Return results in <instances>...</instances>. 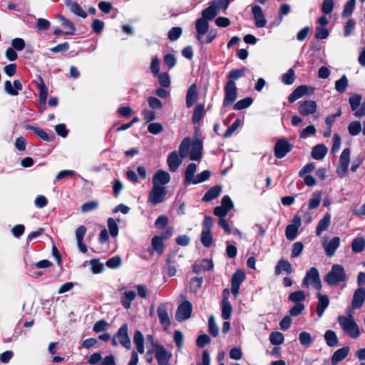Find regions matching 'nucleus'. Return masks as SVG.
I'll return each instance as SVG.
<instances>
[{
	"instance_id": "1",
	"label": "nucleus",
	"mask_w": 365,
	"mask_h": 365,
	"mask_svg": "<svg viewBox=\"0 0 365 365\" xmlns=\"http://www.w3.org/2000/svg\"><path fill=\"white\" fill-rule=\"evenodd\" d=\"M190 147V139L188 137L183 138L180 147L179 154L176 151L171 152L167 159V163L170 171L175 172L182 162L183 158L188 155V150Z\"/></svg>"
},
{
	"instance_id": "2",
	"label": "nucleus",
	"mask_w": 365,
	"mask_h": 365,
	"mask_svg": "<svg viewBox=\"0 0 365 365\" xmlns=\"http://www.w3.org/2000/svg\"><path fill=\"white\" fill-rule=\"evenodd\" d=\"M337 322L344 333L350 337L356 339L361 335L359 327L354 321L351 314H349L348 316H339Z\"/></svg>"
},
{
	"instance_id": "3",
	"label": "nucleus",
	"mask_w": 365,
	"mask_h": 365,
	"mask_svg": "<svg viewBox=\"0 0 365 365\" xmlns=\"http://www.w3.org/2000/svg\"><path fill=\"white\" fill-rule=\"evenodd\" d=\"M347 277L344 268L339 264H334L331 270L324 276V280L329 286H336L339 283L346 284Z\"/></svg>"
},
{
	"instance_id": "4",
	"label": "nucleus",
	"mask_w": 365,
	"mask_h": 365,
	"mask_svg": "<svg viewBox=\"0 0 365 365\" xmlns=\"http://www.w3.org/2000/svg\"><path fill=\"white\" fill-rule=\"evenodd\" d=\"M213 227V220L210 216L205 215L202 223V232L200 235V241L205 247L209 248L212 245L213 237L212 230Z\"/></svg>"
},
{
	"instance_id": "5",
	"label": "nucleus",
	"mask_w": 365,
	"mask_h": 365,
	"mask_svg": "<svg viewBox=\"0 0 365 365\" xmlns=\"http://www.w3.org/2000/svg\"><path fill=\"white\" fill-rule=\"evenodd\" d=\"M111 344L113 346L120 344L126 349L131 348V341L128 336V327L127 324H123L118 329L117 333L111 339Z\"/></svg>"
},
{
	"instance_id": "6",
	"label": "nucleus",
	"mask_w": 365,
	"mask_h": 365,
	"mask_svg": "<svg viewBox=\"0 0 365 365\" xmlns=\"http://www.w3.org/2000/svg\"><path fill=\"white\" fill-rule=\"evenodd\" d=\"M302 286L305 287L312 286L318 291L322 289V285L319 273L316 267H312L307 272L302 281Z\"/></svg>"
},
{
	"instance_id": "7",
	"label": "nucleus",
	"mask_w": 365,
	"mask_h": 365,
	"mask_svg": "<svg viewBox=\"0 0 365 365\" xmlns=\"http://www.w3.org/2000/svg\"><path fill=\"white\" fill-rule=\"evenodd\" d=\"M362 100L361 95L359 94H354L349 98V103L352 111H354V115L356 118H361L365 116V100L362 103L361 107L359 106L361 104Z\"/></svg>"
},
{
	"instance_id": "8",
	"label": "nucleus",
	"mask_w": 365,
	"mask_h": 365,
	"mask_svg": "<svg viewBox=\"0 0 365 365\" xmlns=\"http://www.w3.org/2000/svg\"><path fill=\"white\" fill-rule=\"evenodd\" d=\"M350 163V150L345 148L341 153L339 162L336 168V173L340 178H344L347 173Z\"/></svg>"
},
{
	"instance_id": "9",
	"label": "nucleus",
	"mask_w": 365,
	"mask_h": 365,
	"mask_svg": "<svg viewBox=\"0 0 365 365\" xmlns=\"http://www.w3.org/2000/svg\"><path fill=\"white\" fill-rule=\"evenodd\" d=\"M225 98L223 106H227L235 101L237 97V88L235 83L227 82L224 86Z\"/></svg>"
},
{
	"instance_id": "10",
	"label": "nucleus",
	"mask_w": 365,
	"mask_h": 365,
	"mask_svg": "<svg viewBox=\"0 0 365 365\" xmlns=\"http://www.w3.org/2000/svg\"><path fill=\"white\" fill-rule=\"evenodd\" d=\"M167 195L166 187H160L153 185L149 192L148 201L153 205L162 202Z\"/></svg>"
},
{
	"instance_id": "11",
	"label": "nucleus",
	"mask_w": 365,
	"mask_h": 365,
	"mask_svg": "<svg viewBox=\"0 0 365 365\" xmlns=\"http://www.w3.org/2000/svg\"><path fill=\"white\" fill-rule=\"evenodd\" d=\"M155 356L158 361V365H168V362L172 357V354L168 352L163 345L155 344Z\"/></svg>"
},
{
	"instance_id": "12",
	"label": "nucleus",
	"mask_w": 365,
	"mask_h": 365,
	"mask_svg": "<svg viewBox=\"0 0 365 365\" xmlns=\"http://www.w3.org/2000/svg\"><path fill=\"white\" fill-rule=\"evenodd\" d=\"M292 145L287 139H279L274 146V155L277 158H282L292 150Z\"/></svg>"
},
{
	"instance_id": "13",
	"label": "nucleus",
	"mask_w": 365,
	"mask_h": 365,
	"mask_svg": "<svg viewBox=\"0 0 365 365\" xmlns=\"http://www.w3.org/2000/svg\"><path fill=\"white\" fill-rule=\"evenodd\" d=\"M192 309L191 303L189 301H185L178 306L175 314V319L179 322L187 319L190 317Z\"/></svg>"
},
{
	"instance_id": "14",
	"label": "nucleus",
	"mask_w": 365,
	"mask_h": 365,
	"mask_svg": "<svg viewBox=\"0 0 365 365\" xmlns=\"http://www.w3.org/2000/svg\"><path fill=\"white\" fill-rule=\"evenodd\" d=\"M171 179L170 175L165 170H158L153 176V185L160 187H165Z\"/></svg>"
},
{
	"instance_id": "15",
	"label": "nucleus",
	"mask_w": 365,
	"mask_h": 365,
	"mask_svg": "<svg viewBox=\"0 0 365 365\" xmlns=\"http://www.w3.org/2000/svg\"><path fill=\"white\" fill-rule=\"evenodd\" d=\"M191 145V150L188 155L191 160L200 161L202 154V140L200 139H196Z\"/></svg>"
},
{
	"instance_id": "16",
	"label": "nucleus",
	"mask_w": 365,
	"mask_h": 365,
	"mask_svg": "<svg viewBox=\"0 0 365 365\" xmlns=\"http://www.w3.org/2000/svg\"><path fill=\"white\" fill-rule=\"evenodd\" d=\"M245 279V274L242 270L235 272L232 277L231 292L237 297L239 294L240 284Z\"/></svg>"
},
{
	"instance_id": "17",
	"label": "nucleus",
	"mask_w": 365,
	"mask_h": 365,
	"mask_svg": "<svg viewBox=\"0 0 365 365\" xmlns=\"http://www.w3.org/2000/svg\"><path fill=\"white\" fill-rule=\"evenodd\" d=\"M300 225V217L295 216L292 220V224L287 225L286 227L285 235L289 240L292 241L296 238Z\"/></svg>"
},
{
	"instance_id": "18",
	"label": "nucleus",
	"mask_w": 365,
	"mask_h": 365,
	"mask_svg": "<svg viewBox=\"0 0 365 365\" xmlns=\"http://www.w3.org/2000/svg\"><path fill=\"white\" fill-rule=\"evenodd\" d=\"M317 110V104L314 101L307 100L300 103L299 113L302 115L314 114Z\"/></svg>"
},
{
	"instance_id": "19",
	"label": "nucleus",
	"mask_w": 365,
	"mask_h": 365,
	"mask_svg": "<svg viewBox=\"0 0 365 365\" xmlns=\"http://www.w3.org/2000/svg\"><path fill=\"white\" fill-rule=\"evenodd\" d=\"M317 298L318 300L317 306L316 309L317 314L319 318H321L327 308L329 307L330 300L327 294H323L320 292L317 294Z\"/></svg>"
},
{
	"instance_id": "20",
	"label": "nucleus",
	"mask_w": 365,
	"mask_h": 365,
	"mask_svg": "<svg viewBox=\"0 0 365 365\" xmlns=\"http://www.w3.org/2000/svg\"><path fill=\"white\" fill-rule=\"evenodd\" d=\"M196 38L200 43H203L202 36L207 33L209 29V23L205 19H197L195 22Z\"/></svg>"
},
{
	"instance_id": "21",
	"label": "nucleus",
	"mask_w": 365,
	"mask_h": 365,
	"mask_svg": "<svg viewBox=\"0 0 365 365\" xmlns=\"http://www.w3.org/2000/svg\"><path fill=\"white\" fill-rule=\"evenodd\" d=\"M365 301V289L359 287L355 290L351 302L352 309H356L360 308Z\"/></svg>"
},
{
	"instance_id": "22",
	"label": "nucleus",
	"mask_w": 365,
	"mask_h": 365,
	"mask_svg": "<svg viewBox=\"0 0 365 365\" xmlns=\"http://www.w3.org/2000/svg\"><path fill=\"white\" fill-rule=\"evenodd\" d=\"M252 11L254 16L255 26L258 28L265 26L267 20L265 19L262 8L258 5H255L252 7Z\"/></svg>"
},
{
	"instance_id": "23",
	"label": "nucleus",
	"mask_w": 365,
	"mask_h": 365,
	"mask_svg": "<svg viewBox=\"0 0 365 365\" xmlns=\"http://www.w3.org/2000/svg\"><path fill=\"white\" fill-rule=\"evenodd\" d=\"M340 245V238L334 237L329 242H323V247L327 255L331 257L334 255L336 250Z\"/></svg>"
},
{
	"instance_id": "24",
	"label": "nucleus",
	"mask_w": 365,
	"mask_h": 365,
	"mask_svg": "<svg viewBox=\"0 0 365 365\" xmlns=\"http://www.w3.org/2000/svg\"><path fill=\"white\" fill-rule=\"evenodd\" d=\"M23 89V86L19 80L14 81V86H12L11 81H6L4 83V91L10 96H16L19 91Z\"/></svg>"
},
{
	"instance_id": "25",
	"label": "nucleus",
	"mask_w": 365,
	"mask_h": 365,
	"mask_svg": "<svg viewBox=\"0 0 365 365\" xmlns=\"http://www.w3.org/2000/svg\"><path fill=\"white\" fill-rule=\"evenodd\" d=\"M196 171L197 165L195 163H192L188 164L185 170L184 185H187L192 183L196 176L195 175Z\"/></svg>"
},
{
	"instance_id": "26",
	"label": "nucleus",
	"mask_w": 365,
	"mask_h": 365,
	"mask_svg": "<svg viewBox=\"0 0 365 365\" xmlns=\"http://www.w3.org/2000/svg\"><path fill=\"white\" fill-rule=\"evenodd\" d=\"M197 99V87L196 84H192L186 94V106L190 108L193 106Z\"/></svg>"
},
{
	"instance_id": "27",
	"label": "nucleus",
	"mask_w": 365,
	"mask_h": 365,
	"mask_svg": "<svg viewBox=\"0 0 365 365\" xmlns=\"http://www.w3.org/2000/svg\"><path fill=\"white\" fill-rule=\"evenodd\" d=\"M218 6L217 3L214 1L210 5L204 9L202 12V19H206V21L211 20L214 19L218 14L217 12Z\"/></svg>"
},
{
	"instance_id": "28",
	"label": "nucleus",
	"mask_w": 365,
	"mask_h": 365,
	"mask_svg": "<svg viewBox=\"0 0 365 365\" xmlns=\"http://www.w3.org/2000/svg\"><path fill=\"white\" fill-rule=\"evenodd\" d=\"M136 293L133 290H125L120 298V303L124 309H128L131 307V302L135 299Z\"/></svg>"
},
{
	"instance_id": "29",
	"label": "nucleus",
	"mask_w": 365,
	"mask_h": 365,
	"mask_svg": "<svg viewBox=\"0 0 365 365\" xmlns=\"http://www.w3.org/2000/svg\"><path fill=\"white\" fill-rule=\"evenodd\" d=\"M227 292V289H225L223 292V294H225V293ZM232 312V306L228 300L227 297L224 295L223 299L222 300V317L224 319H230L231 314Z\"/></svg>"
},
{
	"instance_id": "30",
	"label": "nucleus",
	"mask_w": 365,
	"mask_h": 365,
	"mask_svg": "<svg viewBox=\"0 0 365 365\" xmlns=\"http://www.w3.org/2000/svg\"><path fill=\"white\" fill-rule=\"evenodd\" d=\"M349 352V348L348 346H344L341 349H337L333 354L331 361L333 365L337 364L339 361L344 359Z\"/></svg>"
},
{
	"instance_id": "31",
	"label": "nucleus",
	"mask_w": 365,
	"mask_h": 365,
	"mask_svg": "<svg viewBox=\"0 0 365 365\" xmlns=\"http://www.w3.org/2000/svg\"><path fill=\"white\" fill-rule=\"evenodd\" d=\"M58 19L60 21L61 26L66 29L64 34L73 35L76 31L74 24L63 15H58Z\"/></svg>"
},
{
	"instance_id": "32",
	"label": "nucleus",
	"mask_w": 365,
	"mask_h": 365,
	"mask_svg": "<svg viewBox=\"0 0 365 365\" xmlns=\"http://www.w3.org/2000/svg\"><path fill=\"white\" fill-rule=\"evenodd\" d=\"M331 215L329 213L325 214L322 220L319 222L317 228L316 234L317 236H320L321 234L327 230L330 225Z\"/></svg>"
},
{
	"instance_id": "33",
	"label": "nucleus",
	"mask_w": 365,
	"mask_h": 365,
	"mask_svg": "<svg viewBox=\"0 0 365 365\" xmlns=\"http://www.w3.org/2000/svg\"><path fill=\"white\" fill-rule=\"evenodd\" d=\"M308 91V86L305 85L299 86L296 88L289 96V102L293 103L299 98H302Z\"/></svg>"
},
{
	"instance_id": "34",
	"label": "nucleus",
	"mask_w": 365,
	"mask_h": 365,
	"mask_svg": "<svg viewBox=\"0 0 365 365\" xmlns=\"http://www.w3.org/2000/svg\"><path fill=\"white\" fill-rule=\"evenodd\" d=\"M327 151V148L324 145L319 144L312 148V156L315 160H322L325 157Z\"/></svg>"
},
{
	"instance_id": "35",
	"label": "nucleus",
	"mask_w": 365,
	"mask_h": 365,
	"mask_svg": "<svg viewBox=\"0 0 365 365\" xmlns=\"http://www.w3.org/2000/svg\"><path fill=\"white\" fill-rule=\"evenodd\" d=\"M133 342L135 345L138 352L140 354H143L145 351L144 337L143 334L138 330L135 331L134 334Z\"/></svg>"
},
{
	"instance_id": "36",
	"label": "nucleus",
	"mask_w": 365,
	"mask_h": 365,
	"mask_svg": "<svg viewBox=\"0 0 365 365\" xmlns=\"http://www.w3.org/2000/svg\"><path fill=\"white\" fill-rule=\"evenodd\" d=\"M222 192V188L219 185L211 187L203 196L202 200L205 202L211 201L217 198Z\"/></svg>"
},
{
	"instance_id": "37",
	"label": "nucleus",
	"mask_w": 365,
	"mask_h": 365,
	"mask_svg": "<svg viewBox=\"0 0 365 365\" xmlns=\"http://www.w3.org/2000/svg\"><path fill=\"white\" fill-rule=\"evenodd\" d=\"M163 240V237L159 235L154 236L151 240L153 250L160 255H163L164 252Z\"/></svg>"
},
{
	"instance_id": "38",
	"label": "nucleus",
	"mask_w": 365,
	"mask_h": 365,
	"mask_svg": "<svg viewBox=\"0 0 365 365\" xmlns=\"http://www.w3.org/2000/svg\"><path fill=\"white\" fill-rule=\"evenodd\" d=\"M282 271H284L288 274H290L292 272V265L289 261L280 259L278 262V264L275 267V274L279 275L282 273Z\"/></svg>"
},
{
	"instance_id": "39",
	"label": "nucleus",
	"mask_w": 365,
	"mask_h": 365,
	"mask_svg": "<svg viewBox=\"0 0 365 365\" xmlns=\"http://www.w3.org/2000/svg\"><path fill=\"white\" fill-rule=\"evenodd\" d=\"M158 316L160 320V322L163 325L168 326L170 324V319L168 317V314L167 312V309L165 305L160 304L158 307Z\"/></svg>"
},
{
	"instance_id": "40",
	"label": "nucleus",
	"mask_w": 365,
	"mask_h": 365,
	"mask_svg": "<svg viewBox=\"0 0 365 365\" xmlns=\"http://www.w3.org/2000/svg\"><path fill=\"white\" fill-rule=\"evenodd\" d=\"M205 113V107L203 104H198L195 106L194 113L192 115V122L194 123H199L202 118L204 117Z\"/></svg>"
},
{
	"instance_id": "41",
	"label": "nucleus",
	"mask_w": 365,
	"mask_h": 365,
	"mask_svg": "<svg viewBox=\"0 0 365 365\" xmlns=\"http://www.w3.org/2000/svg\"><path fill=\"white\" fill-rule=\"evenodd\" d=\"M365 248V240L362 237H356L351 243V250L354 252H361Z\"/></svg>"
},
{
	"instance_id": "42",
	"label": "nucleus",
	"mask_w": 365,
	"mask_h": 365,
	"mask_svg": "<svg viewBox=\"0 0 365 365\" xmlns=\"http://www.w3.org/2000/svg\"><path fill=\"white\" fill-rule=\"evenodd\" d=\"M324 339L329 346H335L339 343L337 336L332 330L326 331L324 334Z\"/></svg>"
},
{
	"instance_id": "43",
	"label": "nucleus",
	"mask_w": 365,
	"mask_h": 365,
	"mask_svg": "<svg viewBox=\"0 0 365 365\" xmlns=\"http://www.w3.org/2000/svg\"><path fill=\"white\" fill-rule=\"evenodd\" d=\"M322 200V193L319 191L314 192L309 200L308 207L309 210L317 208Z\"/></svg>"
},
{
	"instance_id": "44",
	"label": "nucleus",
	"mask_w": 365,
	"mask_h": 365,
	"mask_svg": "<svg viewBox=\"0 0 365 365\" xmlns=\"http://www.w3.org/2000/svg\"><path fill=\"white\" fill-rule=\"evenodd\" d=\"M246 71V68H242L240 69H233L231 70L227 74V82L235 83V81L239 79L242 76H244Z\"/></svg>"
},
{
	"instance_id": "45",
	"label": "nucleus",
	"mask_w": 365,
	"mask_h": 365,
	"mask_svg": "<svg viewBox=\"0 0 365 365\" xmlns=\"http://www.w3.org/2000/svg\"><path fill=\"white\" fill-rule=\"evenodd\" d=\"M306 299L305 293L304 291H297L291 293L289 296V299L296 304L302 303Z\"/></svg>"
},
{
	"instance_id": "46",
	"label": "nucleus",
	"mask_w": 365,
	"mask_h": 365,
	"mask_svg": "<svg viewBox=\"0 0 365 365\" xmlns=\"http://www.w3.org/2000/svg\"><path fill=\"white\" fill-rule=\"evenodd\" d=\"M38 88L39 90V102L41 104H45L48 96V89L41 78V83L38 85Z\"/></svg>"
},
{
	"instance_id": "47",
	"label": "nucleus",
	"mask_w": 365,
	"mask_h": 365,
	"mask_svg": "<svg viewBox=\"0 0 365 365\" xmlns=\"http://www.w3.org/2000/svg\"><path fill=\"white\" fill-rule=\"evenodd\" d=\"M348 86V79L346 76H343L340 79L335 82V89L342 93H344Z\"/></svg>"
},
{
	"instance_id": "48",
	"label": "nucleus",
	"mask_w": 365,
	"mask_h": 365,
	"mask_svg": "<svg viewBox=\"0 0 365 365\" xmlns=\"http://www.w3.org/2000/svg\"><path fill=\"white\" fill-rule=\"evenodd\" d=\"M269 341L273 345H280L284 343V335L279 331L272 332L269 336Z\"/></svg>"
},
{
	"instance_id": "49",
	"label": "nucleus",
	"mask_w": 365,
	"mask_h": 365,
	"mask_svg": "<svg viewBox=\"0 0 365 365\" xmlns=\"http://www.w3.org/2000/svg\"><path fill=\"white\" fill-rule=\"evenodd\" d=\"M252 98L250 97L240 100L234 105V109L239 110L248 108L252 103Z\"/></svg>"
},
{
	"instance_id": "50",
	"label": "nucleus",
	"mask_w": 365,
	"mask_h": 365,
	"mask_svg": "<svg viewBox=\"0 0 365 365\" xmlns=\"http://www.w3.org/2000/svg\"><path fill=\"white\" fill-rule=\"evenodd\" d=\"M299 340L300 344L304 346H310L313 341L312 336L307 331H302L299 334Z\"/></svg>"
},
{
	"instance_id": "51",
	"label": "nucleus",
	"mask_w": 365,
	"mask_h": 365,
	"mask_svg": "<svg viewBox=\"0 0 365 365\" xmlns=\"http://www.w3.org/2000/svg\"><path fill=\"white\" fill-rule=\"evenodd\" d=\"M356 0H349L344 5L341 14L342 17L349 16L352 14L355 7Z\"/></svg>"
},
{
	"instance_id": "52",
	"label": "nucleus",
	"mask_w": 365,
	"mask_h": 365,
	"mask_svg": "<svg viewBox=\"0 0 365 365\" xmlns=\"http://www.w3.org/2000/svg\"><path fill=\"white\" fill-rule=\"evenodd\" d=\"M294 79L295 75L292 68L289 69L287 73H284L282 76V81L286 85L292 84L294 81Z\"/></svg>"
},
{
	"instance_id": "53",
	"label": "nucleus",
	"mask_w": 365,
	"mask_h": 365,
	"mask_svg": "<svg viewBox=\"0 0 365 365\" xmlns=\"http://www.w3.org/2000/svg\"><path fill=\"white\" fill-rule=\"evenodd\" d=\"M70 10L74 14L81 16L82 18H86L87 16V14L82 9L81 6L77 3H71L69 4Z\"/></svg>"
},
{
	"instance_id": "54",
	"label": "nucleus",
	"mask_w": 365,
	"mask_h": 365,
	"mask_svg": "<svg viewBox=\"0 0 365 365\" xmlns=\"http://www.w3.org/2000/svg\"><path fill=\"white\" fill-rule=\"evenodd\" d=\"M210 177V172L209 170H204L200 173L196 175L195 180L192 184H199L207 180Z\"/></svg>"
},
{
	"instance_id": "55",
	"label": "nucleus",
	"mask_w": 365,
	"mask_h": 365,
	"mask_svg": "<svg viewBox=\"0 0 365 365\" xmlns=\"http://www.w3.org/2000/svg\"><path fill=\"white\" fill-rule=\"evenodd\" d=\"M348 130L350 135H356L361 131V125L359 121H353L349 123Z\"/></svg>"
},
{
	"instance_id": "56",
	"label": "nucleus",
	"mask_w": 365,
	"mask_h": 365,
	"mask_svg": "<svg viewBox=\"0 0 365 365\" xmlns=\"http://www.w3.org/2000/svg\"><path fill=\"white\" fill-rule=\"evenodd\" d=\"M108 227L110 235L115 237L118 235V226L113 218L108 219Z\"/></svg>"
},
{
	"instance_id": "57",
	"label": "nucleus",
	"mask_w": 365,
	"mask_h": 365,
	"mask_svg": "<svg viewBox=\"0 0 365 365\" xmlns=\"http://www.w3.org/2000/svg\"><path fill=\"white\" fill-rule=\"evenodd\" d=\"M121 264L122 260L119 256H115L109 259L106 263V266L110 269H116L119 267Z\"/></svg>"
},
{
	"instance_id": "58",
	"label": "nucleus",
	"mask_w": 365,
	"mask_h": 365,
	"mask_svg": "<svg viewBox=\"0 0 365 365\" xmlns=\"http://www.w3.org/2000/svg\"><path fill=\"white\" fill-rule=\"evenodd\" d=\"M317 130L313 125H308L303 129L300 133V138L305 139L310 135H313L316 133Z\"/></svg>"
},
{
	"instance_id": "59",
	"label": "nucleus",
	"mask_w": 365,
	"mask_h": 365,
	"mask_svg": "<svg viewBox=\"0 0 365 365\" xmlns=\"http://www.w3.org/2000/svg\"><path fill=\"white\" fill-rule=\"evenodd\" d=\"M98 207V202L97 201H89L82 205L81 211L83 212H88L96 210Z\"/></svg>"
},
{
	"instance_id": "60",
	"label": "nucleus",
	"mask_w": 365,
	"mask_h": 365,
	"mask_svg": "<svg viewBox=\"0 0 365 365\" xmlns=\"http://www.w3.org/2000/svg\"><path fill=\"white\" fill-rule=\"evenodd\" d=\"M304 249V245L302 242H297L293 244L292 250V257L295 258L299 257Z\"/></svg>"
},
{
	"instance_id": "61",
	"label": "nucleus",
	"mask_w": 365,
	"mask_h": 365,
	"mask_svg": "<svg viewBox=\"0 0 365 365\" xmlns=\"http://www.w3.org/2000/svg\"><path fill=\"white\" fill-rule=\"evenodd\" d=\"M208 325H209V330H210V334L215 337L217 336L219 334V329H218V327L217 326V324L215 322V318L213 316L210 317L209 321H208Z\"/></svg>"
},
{
	"instance_id": "62",
	"label": "nucleus",
	"mask_w": 365,
	"mask_h": 365,
	"mask_svg": "<svg viewBox=\"0 0 365 365\" xmlns=\"http://www.w3.org/2000/svg\"><path fill=\"white\" fill-rule=\"evenodd\" d=\"M156 76L158 77L159 83L164 88H167L170 84L169 75L167 73H158Z\"/></svg>"
},
{
	"instance_id": "63",
	"label": "nucleus",
	"mask_w": 365,
	"mask_h": 365,
	"mask_svg": "<svg viewBox=\"0 0 365 365\" xmlns=\"http://www.w3.org/2000/svg\"><path fill=\"white\" fill-rule=\"evenodd\" d=\"M108 327V322L106 320L102 319V320L98 321L93 325V331H95L96 333H99L101 331H105L106 329H107Z\"/></svg>"
},
{
	"instance_id": "64",
	"label": "nucleus",
	"mask_w": 365,
	"mask_h": 365,
	"mask_svg": "<svg viewBox=\"0 0 365 365\" xmlns=\"http://www.w3.org/2000/svg\"><path fill=\"white\" fill-rule=\"evenodd\" d=\"M182 34V29L180 27H173L168 32V38L170 41H176Z\"/></svg>"
}]
</instances>
